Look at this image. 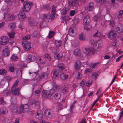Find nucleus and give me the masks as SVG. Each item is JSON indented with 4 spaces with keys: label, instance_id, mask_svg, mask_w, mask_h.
I'll use <instances>...</instances> for the list:
<instances>
[{
    "label": "nucleus",
    "instance_id": "a878e982",
    "mask_svg": "<svg viewBox=\"0 0 123 123\" xmlns=\"http://www.w3.org/2000/svg\"><path fill=\"white\" fill-rule=\"evenodd\" d=\"M68 88L67 87H66L63 88L61 89V92L63 94H65L68 92Z\"/></svg>",
    "mask_w": 123,
    "mask_h": 123
},
{
    "label": "nucleus",
    "instance_id": "2eb2a0df",
    "mask_svg": "<svg viewBox=\"0 0 123 123\" xmlns=\"http://www.w3.org/2000/svg\"><path fill=\"white\" fill-rule=\"evenodd\" d=\"M108 37L109 38H112L114 37L117 36L116 33V31L114 30H112L108 33Z\"/></svg>",
    "mask_w": 123,
    "mask_h": 123
},
{
    "label": "nucleus",
    "instance_id": "9d476101",
    "mask_svg": "<svg viewBox=\"0 0 123 123\" xmlns=\"http://www.w3.org/2000/svg\"><path fill=\"white\" fill-rule=\"evenodd\" d=\"M10 54V51L8 47L6 46L2 50V55L3 56H9Z\"/></svg>",
    "mask_w": 123,
    "mask_h": 123
},
{
    "label": "nucleus",
    "instance_id": "412c9836",
    "mask_svg": "<svg viewBox=\"0 0 123 123\" xmlns=\"http://www.w3.org/2000/svg\"><path fill=\"white\" fill-rule=\"evenodd\" d=\"M38 60L43 65H44L46 62V59L43 57H39L38 58Z\"/></svg>",
    "mask_w": 123,
    "mask_h": 123
},
{
    "label": "nucleus",
    "instance_id": "72a5a7b5",
    "mask_svg": "<svg viewBox=\"0 0 123 123\" xmlns=\"http://www.w3.org/2000/svg\"><path fill=\"white\" fill-rule=\"evenodd\" d=\"M73 52L74 54L75 55L80 56L81 54L80 51L78 49L74 50V51Z\"/></svg>",
    "mask_w": 123,
    "mask_h": 123
},
{
    "label": "nucleus",
    "instance_id": "e433bc0d",
    "mask_svg": "<svg viewBox=\"0 0 123 123\" xmlns=\"http://www.w3.org/2000/svg\"><path fill=\"white\" fill-rule=\"evenodd\" d=\"M68 11V9L65 8L62 9L61 11V13L62 15L66 14Z\"/></svg>",
    "mask_w": 123,
    "mask_h": 123
},
{
    "label": "nucleus",
    "instance_id": "dca6fc26",
    "mask_svg": "<svg viewBox=\"0 0 123 123\" xmlns=\"http://www.w3.org/2000/svg\"><path fill=\"white\" fill-rule=\"evenodd\" d=\"M81 63L80 61L78 60L74 64L75 69L78 70L80 69L81 67Z\"/></svg>",
    "mask_w": 123,
    "mask_h": 123
},
{
    "label": "nucleus",
    "instance_id": "864d4df0",
    "mask_svg": "<svg viewBox=\"0 0 123 123\" xmlns=\"http://www.w3.org/2000/svg\"><path fill=\"white\" fill-rule=\"evenodd\" d=\"M77 76V79L78 80L81 78H82V75L80 72H77L76 74Z\"/></svg>",
    "mask_w": 123,
    "mask_h": 123
},
{
    "label": "nucleus",
    "instance_id": "0e129e2a",
    "mask_svg": "<svg viewBox=\"0 0 123 123\" xmlns=\"http://www.w3.org/2000/svg\"><path fill=\"white\" fill-rule=\"evenodd\" d=\"M29 81L27 79L23 80L22 82V84L24 85L26 84Z\"/></svg>",
    "mask_w": 123,
    "mask_h": 123
},
{
    "label": "nucleus",
    "instance_id": "79ce46f5",
    "mask_svg": "<svg viewBox=\"0 0 123 123\" xmlns=\"http://www.w3.org/2000/svg\"><path fill=\"white\" fill-rule=\"evenodd\" d=\"M61 41L60 40H56L55 43V45L57 47H58L61 46Z\"/></svg>",
    "mask_w": 123,
    "mask_h": 123
},
{
    "label": "nucleus",
    "instance_id": "58836bf2",
    "mask_svg": "<svg viewBox=\"0 0 123 123\" xmlns=\"http://www.w3.org/2000/svg\"><path fill=\"white\" fill-rule=\"evenodd\" d=\"M7 18L10 21L13 20L14 18L15 17L13 15L10 14H8L7 16Z\"/></svg>",
    "mask_w": 123,
    "mask_h": 123
},
{
    "label": "nucleus",
    "instance_id": "603ef678",
    "mask_svg": "<svg viewBox=\"0 0 123 123\" xmlns=\"http://www.w3.org/2000/svg\"><path fill=\"white\" fill-rule=\"evenodd\" d=\"M61 95L59 93H56L54 97L56 99H59L61 97Z\"/></svg>",
    "mask_w": 123,
    "mask_h": 123
},
{
    "label": "nucleus",
    "instance_id": "69168bd1",
    "mask_svg": "<svg viewBox=\"0 0 123 123\" xmlns=\"http://www.w3.org/2000/svg\"><path fill=\"white\" fill-rule=\"evenodd\" d=\"M34 103V105L35 106H38L40 105V103L39 102L37 101H35L33 102Z\"/></svg>",
    "mask_w": 123,
    "mask_h": 123
},
{
    "label": "nucleus",
    "instance_id": "ea45409f",
    "mask_svg": "<svg viewBox=\"0 0 123 123\" xmlns=\"http://www.w3.org/2000/svg\"><path fill=\"white\" fill-rule=\"evenodd\" d=\"M98 75V74L97 73H93L92 74L91 77L92 79L95 80Z\"/></svg>",
    "mask_w": 123,
    "mask_h": 123
},
{
    "label": "nucleus",
    "instance_id": "774afa93",
    "mask_svg": "<svg viewBox=\"0 0 123 123\" xmlns=\"http://www.w3.org/2000/svg\"><path fill=\"white\" fill-rule=\"evenodd\" d=\"M33 35L35 37L39 35V33L38 32L36 31L34 32Z\"/></svg>",
    "mask_w": 123,
    "mask_h": 123
},
{
    "label": "nucleus",
    "instance_id": "c9c22d12",
    "mask_svg": "<svg viewBox=\"0 0 123 123\" xmlns=\"http://www.w3.org/2000/svg\"><path fill=\"white\" fill-rule=\"evenodd\" d=\"M7 73V71L5 69H0V74L2 75H6Z\"/></svg>",
    "mask_w": 123,
    "mask_h": 123
},
{
    "label": "nucleus",
    "instance_id": "f257e3e1",
    "mask_svg": "<svg viewBox=\"0 0 123 123\" xmlns=\"http://www.w3.org/2000/svg\"><path fill=\"white\" fill-rule=\"evenodd\" d=\"M90 18L89 16H87L84 18L83 22L84 30L88 31L91 28L92 26L90 24Z\"/></svg>",
    "mask_w": 123,
    "mask_h": 123
},
{
    "label": "nucleus",
    "instance_id": "20e7f679",
    "mask_svg": "<svg viewBox=\"0 0 123 123\" xmlns=\"http://www.w3.org/2000/svg\"><path fill=\"white\" fill-rule=\"evenodd\" d=\"M33 4V3L28 2L26 1L24 2L23 4L24 7L23 10L25 12L29 11L32 6Z\"/></svg>",
    "mask_w": 123,
    "mask_h": 123
},
{
    "label": "nucleus",
    "instance_id": "5701e85b",
    "mask_svg": "<svg viewBox=\"0 0 123 123\" xmlns=\"http://www.w3.org/2000/svg\"><path fill=\"white\" fill-rule=\"evenodd\" d=\"M94 4L93 2H91L89 3L88 7V10L89 11H92L94 8Z\"/></svg>",
    "mask_w": 123,
    "mask_h": 123
},
{
    "label": "nucleus",
    "instance_id": "f03ea898",
    "mask_svg": "<svg viewBox=\"0 0 123 123\" xmlns=\"http://www.w3.org/2000/svg\"><path fill=\"white\" fill-rule=\"evenodd\" d=\"M19 81L17 80L11 87V92L13 94L18 96L20 94V90L19 88L16 87L18 86Z\"/></svg>",
    "mask_w": 123,
    "mask_h": 123
},
{
    "label": "nucleus",
    "instance_id": "4468645a",
    "mask_svg": "<svg viewBox=\"0 0 123 123\" xmlns=\"http://www.w3.org/2000/svg\"><path fill=\"white\" fill-rule=\"evenodd\" d=\"M43 116V112L41 111H38L36 113L35 117L37 119H41Z\"/></svg>",
    "mask_w": 123,
    "mask_h": 123
},
{
    "label": "nucleus",
    "instance_id": "8fccbe9b",
    "mask_svg": "<svg viewBox=\"0 0 123 123\" xmlns=\"http://www.w3.org/2000/svg\"><path fill=\"white\" fill-rule=\"evenodd\" d=\"M57 7L53 5L52 6V12L51 13H54V14H55L56 12V8Z\"/></svg>",
    "mask_w": 123,
    "mask_h": 123
},
{
    "label": "nucleus",
    "instance_id": "f8f14e48",
    "mask_svg": "<svg viewBox=\"0 0 123 123\" xmlns=\"http://www.w3.org/2000/svg\"><path fill=\"white\" fill-rule=\"evenodd\" d=\"M116 30L119 33H123V25L121 23L119 24L116 28Z\"/></svg>",
    "mask_w": 123,
    "mask_h": 123
},
{
    "label": "nucleus",
    "instance_id": "a19ab883",
    "mask_svg": "<svg viewBox=\"0 0 123 123\" xmlns=\"http://www.w3.org/2000/svg\"><path fill=\"white\" fill-rule=\"evenodd\" d=\"M31 37L30 35H26L22 38L23 41H28V40Z\"/></svg>",
    "mask_w": 123,
    "mask_h": 123
},
{
    "label": "nucleus",
    "instance_id": "6e6d98bb",
    "mask_svg": "<svg viewBox=\"0 0 123 123\" xmlns=\"http://www.w3.org/2000/svg\"><path fill=\"white\" fill-rule=\"evenodd\" d=\"M54 32L53 31H50L48 36L49 38H50L52 37L54 35Z\"/></svg>",
    "mask_w": 123,
    "mask_h": 123
},
{
    "label": "nucleus",
    "instance_id": "49530a36",
    "mask_svg": "<svg viewBox=\"0 0 123 123\" xmlns=\"http://www.w3.org/2000/svg\"><path fill=\"white\" fill-rule=\"evenodd\" d=\"M123 14V11L121 10L120 11L117 15V18L118 19L121 18L122 16V15Z\"/></svg>",
    "mask_w": 123,
    "mask_h": 123
},
{
    "label": "nucleus",
    "instance_id": "de8ad7c7",
    "mask_svg": "<svg viewBox=\"0 0 123 123\" xmlns=\"http://www.w3.org/2000/svg\"><path fill=\"white\" fill-rule=\"evenodd\" d=\"M90 43L94 47H96L97 45H96V42H95L93 40H91L90 41Z\"/></svg>",
    "mask_w": 123,
    "mask_h": 123
},
{
    "label": "nucleus",
    "instance_id": "2f4dec72",
    "mask_svg": "<svg viewBox=\"0 0 123 123\" xmlns=\"http://www.w3.org/2000/svg\"><path fill=\"white\" fill-rule=\"evenodd\" d=\"M43 8L45 10H50L51 9V7L49 4H45L43 5Z\"/></svg>",
    "mask_w": 123,
    "mask_h": 123
},
{
    "label": "nucleus",
    "instance_id": "3c124183",
    "mask_svg": "<svg viewBox=\"0 0 123 123\" xmlns=\"http://www.w3.org/2000/svg\"><path fill=\"white\" fill-rule=\"evenodd\" d=\"M41 91L40 90L38 89L36 90L33 93V94L36 96H37L40 93Z\"/></svg>",
    "mask_w": 123,
    "mask_h": 123
},
{
    "label": "nucleus",
    "instance_id": "338daca9",
    "mask_svg": "<svg viewBox=\"0 0 123 123\" xmlns=\"http://www.w3.org/2000/svg\"><path fill=\"white\" fill-rule=\"evenodd\" d=\"M92 69L90 68H87L84 71V73L85 74L87 72H91V71Z\"/></svg>",
    "mask_w": 123,
    "mask_h": 123
},
{
    "label": "nucleus",
    "instance_id": "4be33fe9",
    "mask_svg": "<svg viewBox=\"0 0 123 123\" xmlns=\"http://www.w3.org/2000/svg\"><path fill=\"white\" fill-rule=\"evenodd\" d=\"M77 1L76 0H72L68 2L69 6L70 7H72L74 6L76 3Z\"/></svg>",
    "mask_w": 123,
    "mask_h": 123
},
{
    "label": "nucleus",
    "instance_id": "09e8293b",
    "mask_svg": "<svg viewBox=\"0 0 123 123\" xmlns=\"http://www.w3.org/2000/svg\"><path fill=\"white\" fill-rule=\"evenodd\" d=\"M93 82V81L91 80H90L87 81L86 84V85L87 87H90L92 84Z\"/></svg>",
    "mask_w": 123,
    "mask_h": 123
},
{
    "label": "nucleus",
    "instance_id": "e2e57ef3",
    "mask_svg": "<svg viewBox=\"0 0 123 123\" xmlns=\"http://www.w3.org/2000/svg\"><path fill=\"white\" fill-rule=\"evenodd\" d=\"M45 57L48 58L49 61H51V59L50 55L48 54H45Z\"/></svg>",
    "mask_w": 123,
    "mask_h": 123
},
{
    "label": "nucleus",
    "instance_id": "423d86ee",
    "mask_svg": "<svg viewBox=\"0 0 123 123\" xmlns=\"http://www.w3.org/2000/svg\"><path fill=\"white\" fill-rule=\"evenodd\" d=\"M24 49L26 50H29L31 48V45L29 41H23L22 43Z\"/></svg>",
    "mask_w": 123,
    "mask_h": 123
},
{
    "label": "nucleus",
    "instance_id": "5fc2aeb1",
    "mask_svg": "<svg viewBox=\"0 0 123 123\" xmlns=\"http://www.w3.org/2000/svg\"><path fill=\"white\" fill-rule=\"evenodd\" d=\"M18 110L19 112V113L22 112H25V111L24 110V109H23V108L22 105L20 107L19 109Z\"/></svg>",
    "mask_w": 123,
    "mask_h": 123
},
{
    "label": "nucleus",
    "instance_id": "f3484780",
    "mask_svg": "<svg viewBox=\"0 0 123 123\" xmlns=\"http://www.w3.org/2000/svg\"><path fill=\"white\" fill-rule=\"evenodd\" d=\"M28 22L31 26L34 25L36 23V19L32 18H28Z\"/></svg>",
    "mask_w": 123,
    "mask_h": 123
},
{
    "label": "nucleus",
    "instance_id": "c03bdc74",
    "mask_svg": "<svg viewBox=\"0 0 123 123\" xmlns=\"http://www.w3.org/2000/svg\"><path fill=\"white\" fill-rule=\"evenodd\" d=\"M24 11H22L19 14L18 17H23L26 18V15L24 12Z\"/></svg>",
    "mask_w": 123,
    "mask_h": 123
},
{
    "label": "nucleus",
    "instance_id": "6e6552de",
    "mask_svg": "<svg viewBox=\"0 0 123 123\" xmlns=\"http://www.w3.org/2000/svg\"><path fill=\"white\" fill-rule=\"evenodd\" d=\"M8 41L7 37L3 36L0 37V43L2 45H4L7 43Z\"/></svg>",
    "mask_w": 123,
    "mask_h": 123
},
{
    "label": "nucleus",
    "instance_id": "4d7b16f0",
    "mask_svg": "<svg viewBox=\"0 0 123 123\" xmlns=\"http://www.w3.org/2000/svg\"><path fill=\"white\" fill-rule=\"evenodd\" d=\"M63 108V106L61 104H60L57 107V109L58 111L62 109Z\"/></svg>",
    "mask_w": 123,
    "mask_h": 123
},
{
    "label": "nucleus",
    "instance_id": "13d9d810",
    "mask_svg": "<svg viewBox=\"0 0 123 123\" xmlns=\"http://www.w3.org/2000/svg\"><path fill=\"white\" fill-rule=\"evenodd\" d=\"M73 25L74 26L77 24L79 22L78 20L77 19H75L73 21Z\"/></svg>",
    "mask_w": 123,
    "mask_h": 123
},
{
    "label": "nucleus",
    "instance_id": "37998d69",
    "mask_svg": "<svg viewBox=\"0 0 123 123\" xmlns=\"http://www.w3.org/2000/svg\"><path fill=\"white\" fill-rule=\"evenodd\" d=\"M79 39L80 40H83L85 39L84 33H82L80 35L79 37Z\"/></svg>",
    "mask_w": 123,
    "mask_h": 123
},
{
    "label": "nucleus",
    "instance_id": "680f3d73",
    "mask_svg": "<svg viewBox=\"0 0 123 123\" xmlns=\"http://www.w3.org/2000/svg\"><path fill=\"white\" fill-rule=\"evenodd\" d=\"M9 69L10 71L11 72H13L14 71V67L12 66H10L9 67Z\"/></svg>",
    "mask_w": 123,
    "mask_h": 123
},
{
    "label": "nucleus",
    "instance_id": "bf43d9fd",
    "mask_svg": "<svg viewBox=\"0 0 123 123\" xmlns=\"http://www.w3.org/2000/svg\"><path fill=\"white\" fill-rule=\"evenodd\" d=\"M52 85L56 89H57L58 87V86L55 82H53Z\"/></svg>",
    "mask_w": 123,
    "mask_h": 123
},
{
    "label": "nucleus",
    "instance_id": "7ed1b4c3",
    "mask_svg": "<svg viewBox=\"0 0 123 123\" xmlns=\"http://www.w3.org/2000/svg\"><path fill=\"white\" fill-rule=\"evenodd\" d=\"M55 90L51 89L47 91H44L42 92V95L43 97L48 98L52 96L55 92Z\"/></svg>",
    "mask_w": 123,
    "mask_h": 123
},
{
    "label": "nucleus",
    "instance_id": "393cba45",
    "mask_svg": "<svg viewBox=\"0 0 123 123\" xmlns=\"http://www.w3.org/2000/svg\"><path fill=\"white\" fill-rule=\"evenodd\" d=\"M58 68L61 71H62L65 68L64 65L62 63H59L57 65Z\"/></svg>",
    "mask_w": 123,
    "mask_h": 123
},
{
    "label": "nucleus",
    "instance_id": "052dcab7",
    "mask_svg": "<svg viewBox=\"0 0 123 123\" xmlns=\"http://www.w3.org/2000/svg\"><path fill=\"white\" fill-rule=\"evenodd\" d=\"M49 16L46 14H43V19H47L48 18Z\"/></svg>",
    "mask_w": 123,
    "mask_h": 123
},
{
    "label": "nucleus",
    "instance_id": "c85d7f7f",
    "mask_svg": "<svg viewBox=\"0 0 123 123\" xmlns=\"http://www.w3.org/2000/svg\"><path fill=\"white\" fill-rule=\"evenodd\" d=\"M47 75L45 73H43L39 77V79L40 80H43L46 79L47 78Z\"/></svg>",
    "mask_w": 123,
    "mask_h": 123
},
{
    "label": "nucleus",
    "instance_id": "a211bd4d",
    "mask_svg": "<svg viewBox=\"0 0 123 123\" xmlns=\"http://www.w3.org/2000/svg\"><path fill=\"white\" fill-rule=\"evenodd\" d=\"M96 45H97L96 47L95 48L98 49H100L103 45L102 41L101 40H98L96 43Z\"/></svg>",
    "mask_w": 123,
    "mask_h": 123
},
{
    "label": "nucleus",
    "instance_id": "ddd939ff",
    "mask_svg": "<svg viewBox=\"0 0 123 123\" xmlns=\"http://www.w3.org/2000/svg\"><path fill=\"white\" fill-rule=\"evenodd\" d=\"M59 72V71L58 69H54L52 72L51 76L53 78H55L57 76Z\"/></svg>",
    "mask_w": 123,
    "mask_h": 123
},
{
    "label": "nucleus",
    "instance_id": "f704fd0d",
    "mask_svg": "<svg viewBox=\"0 0 123 123\" xmlns=\"http://www.w3.org/2000/svg\"><path fill=\"white\" fill-rule=\"evenodd\" d=\"M9 27L11 30H13L15 27V24L14 23H9L8 25Z\"/></svg>",
    "mask_w": 123,
    "mask_h": 123
},
{
    "label": "nucleus",
    "instance_id": "473e14b6",
    "mask_svg": "<svg viewBox=\"0 0 123 123\" xmlns=\"http://www.w3.org/2000/svg\"><path fill=\"white\" fill-rule=\"evenodd\" d=\"M15 33L14 31H11L10 32L8 33V35L9 38H13L14 37V35Z\"/></svg>",
    "mask_w": 123,
    "mask_h": 123
},
{
    "label": "nucleus",
    "instance_id": "1a4fd4ad",
    "mask_svg": "<svg viewBox=\"0 0 123 123\" xmlns=\"http://www.w3.org/2000/svg\"><path fill=\"white\" fill-rule=\"evenodd\" d=\"M54 113L53 111L51 109H48L46 110L44 114L46 117H51Z\"/></svg>",
    "mask_w": 123,
    "mask_h": 123
},
{
    "label": "nucleus",
    "instance_id": "39448f33",
    "mask_svg": "<svg viewBox=\"0 0 123 123\" xmlns=\"http://www.w3.org/2000/svg\"><path fill=\"white\" fill-rule=\"evenodd\" d=\"M84 53L86 55H91L95 53L93 49L92 48H85L83 49Z\"/></svg>",
    "mask_w": 123,
    "mask_h": 123
},
{
    "label": "nucleus",
    "instance_id": "b1692460",
    "mask_svg": "<svg viewBox=\"0 0 123 123\" xmlns=\"http://www.w3.org/2000/svg\"><path fill=\"white\" fill-rule=\"evenodd\" d=\"M68 75L64 73L61 74L60 76V78L62 80H64L68 78Z\"/></svg>",
    "mask_w": 123,
    "mask_h": 123
},
{
    "label": "nucleus",
    "instance_id": "0eeeda50",
    "mask_svg": "<svg viewBox=\"0 0 123 123\" xmlns=\"http://www.w3.org/2000/svg\"><path fill=\"white\" fill-rule=\"evenodd\" d=\"M53 54L54 55V57L55 58L58 59L61 58L62 56V53H59V51H57V49H54L53 50Z\"/></svg>",
    "mask_w": 123,
    "mask_h": 123
},
{
    "label": "nucleus",
    "instance_id": "bb28decb",
    "mask_svg": "<svg viewBox=\"0 0 123 123\" xmlns=\"http://www.w3.org/2000/svg\"><path fill=\"white\" fill-rule=\"evenodd\" d=\"M10 90L8 89V88H7L5 90H3L2 92L1 93L4 96H6L10 94Z\"/></svg>",
    "mask_w": 123,
    "mask_h": 123
},
{
    "label": "nucleus",
    "instance_id": "6ab92c4d",
    "mask_svg": "<svg viewBox=\"0 0 123 123\" xmlns=\"http://www.w3.org/2000/svg\"><path fill=\"white\" fill-rule=\"evenodd\" d=\"M11 111L14 113L17 112H18L17 107L16 105L12 104L11 106Z\"/></svg>",
    "mask_w": 123,
    "mask_h": 123
},
{
    "label": "nucleus",
    "instance_id": "4c0bfd02",
    "mask_svg": "<svg viewBox=\"0 0 123 123\" xmlns=\"http://www.w3.org/2000/svg\"><path fill=\"white\" fill-rule=\"evenodd\" d=\"M25 112L28 111V108L29 106L28 105L25 104L22 105Z\"/></svg>",
    "mask_w": 123,
    "mask_h": 123
},
{
    "label": "nucleus",
    "instance_id": "7c9ffc66",
    "mask_svg": "<svg viewBox=\"0 0 123 123\" xmlns=\"http://www.w3.org/2000/svg\"><path fill=\"white\" fill-rule=\"evenodd\" d=\"M11 59L12 61H17L18 58L15 54H13L11 57Z\"/></svg>",
    "mask_w": 123,
    "mask_h": 123
},
{
    "label": "nucleus",
    "instance_id": "cd10ccee",
    "mask_svg": "<svg viewBox=\"0 0 123 123\" xmlns=\"http://www.w3.org/2000/svg\"><path fill=\"white\" fill-rule=\"evenodd\" d=\"M99 32L98 31H97L95 33L93 34V36L94 37H98L99 38H100L101 39H102L104 37V36L102 35V34H100L99 36H98L99 35Z\"/></svg>",
    "mask_w": 123,
    "mask_h": 123
},
{
    "label": "nucleus",
    "instance_id": "a18cd8bd",
    "mask_svg": "<svg viewBox=\"0 0 123 123\" xmlns=\"http://www.w3.org/2000/svg\"><path fill=\"white\" fill-rule=\"evenodd\" d=\"M109 22H110L109 24L110 26L112 27H114L115 24L114 21L112 20H111L109 21Z\"/></svg>",
    "mask_w": 123,
    "mask_h": 123
},
{
    "label": "nucleus",
    "instance_id": "aec40b11",
    "mask_svg": "<svg viewBox=\"0 0 123 123\" xmlns=\"http://www.w3.org/2000/svg\"><path fill=\"white\" fill-rule=\"evenodd\" d=\"M34 57L35 58V57L33 55H28L26 58L25 61L27 62H29L32 61V58Z\"/></svg>",
    "mask_w": 123,
    "mask_h": 123
},
{
    "label": "nucleus",
    "instance_id": "9b49d317",
    "mask_svg": "<svg viewBox=\"0 0 123 123\" xmlns=\"http://www.w3.org/2000/svg\"><path fill=\"white\" fill-rule=\"evenodd\" d=\"M77 33L76 29L75 27L70 28L69 30L68 34L72 36H74Z\"/></svg>",
    "mask_w": 123,
    "mask_h": 123
},
{
    "label": "nucleus",
    "instance_id": "c756f323",
    "mask_svg": "<svg viewBox=\"0 0 123 123\" xmlns=\"http://www.w3.org/2000/svg\"><path fill=\"white\" fill-rule=\"evenodd\" d=\"M0 112L2 114H5L8 113V111L6 108L3 107L0 110Z\"/></svg>",
    "mask_w": 123,
    "mask_h": 123
}]
</instances>
